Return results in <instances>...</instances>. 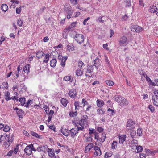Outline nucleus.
I'll return each instance as SVG.
<instances>
[{
  "instance_id": "obj_36",
  "label": "nucleus",
  "mask_w": 158,
  "mask_h": 158,
  "mask_svg": "<svg viewBox=\"0 0 158 158\" xmlns=\"http://www.w3.org/2000/svg\"><path fill=\"white\" fill-rule=\"evenodd\" d=\"M113 154V152H106L104 156V158H108L111 157Z\"/></svg>"
},
{
  "instance_id": "obj_29",
  "label": "nucleus",
  "mask_w": 158,
  "mask_h": 158,
  "mask_svg": "<svg viewBox=\"0 0 158 158\" xmlns=\"http://www.w3.org/2000/svg\"><path fill=\"white\" fill-rule=\"evenodd\" d=\"M152 100L153 101L154 105L158 106V99L156 98L155 96H152Z\"/></svg>"
},
{
  "instance_id": "obj_46",
  "label": "nucleus",
  "mask_w": 158,
  "mask_h": 158,
  "mask_svg": "<svg viewBox=\"0 0 158 158\" xmlns=\"http://www.w3.org/2000/svg\"><path fill=\"white\" fill-rule=\"evenodd\" d=\"M117 142L116 141H113L112 144L111 148L113 149H115L117 147Z\"/></svg>"
},
{
  "instance_id": "obj_14",
  "label": "nucleus",
  "mask_w": 158,
  "mask_h": 158,
  "mask_svg": "<svg viewBox=\"0 0 158 158\" xmlns=\"http://www.w3.org/2000/svg\"><path fill=\"white\" fill-rule=\"evenodd\" d=\"M145 152L147 156H153L155 154L154 150H151L149 149H145Z\"/></svg>"
},
{
  "instance_id": "obj_7",
  "label": "nucleus",
  "mask_w": 158,
  "mask_h": 158,
  "mask_svg": "<svg viewBox=\"0 0 158 158\" xmlns=\"http://www.w3.org/2000/svg\"><path fill=\"white\" fill-rule=\"evenodd\" d=\"M14 110H16L17 114L20 118H23V115L24 113V111L21 109H19L17 107H16L14 109Z\"/></svg>"
},
{
  "instance_id": "obj_62",
  "label": "nucleus",
  "mask_w": 158,
  "mask_h": 158,
  "mask_svg": "<svg viewBox=\"0 0 158 158\" xmlns=\"http://www.w3.org/2000/svg\"><path fill=\"white\" fill-rule=\"evenodd\" d=\"M21 7L20 6L19 8H16V13L17 14H19L21 12Z\"/></svg>"
},
{
  "instance_id": "obj_15",
  "label": "nucleus",
  "mask_w": 158,
  "mask_h": 158,
  "mask_svg": "<svg viewBox=\"0 0 158 158\" xmlns=\"http://www.w3.org/2000/svg\"><path fill=\"white\" fill-rule=\"evenodd\" d=\"M54 113V111L52 110H51L49 112H48V114H47L48 115V121L49 122L51 120L52 118L53 115Z\"/></svg>"
},
{
  "instance_id": "obj_54",
  "label": "nucleus",
  "mask_w": 158,
  "mask_h": 158,
  "mask_svg": "<svg viewBox=\"0 0 158 158\" xmlns=\"http://www.w3.org/2000/svg\"><path fill=\"white\" fill-rule=\"evenodd\" d=\"M43 108H44V110L46 112V113L47 114H48L49 112V108L48 106L47 105H44L43 106Z\"/></svg>"
},
{
  "instance_id": "obj_1",
  "label": "nucleus",
  "mask_w": 158,
  "mask_h": 158,
  "mask_svg": "<svg viewBox=\"0 0 158 158\" xmlns=\"http://www.w3.org/2000/svg\"><path fill=\"white\" fill-rule=\"evenodd\" d=\"M36 145V143L31 144L25 148L24 149V151L27 155H30L31 154L32 150L36 151L35 146Z\"/></svg>"
},
{
  "instance_id": "obj_63",
  "label": "nucleus",
  "mask_w": 158,
  "mask_h": 158,
  "mask_svg": "<svg viewBox=\"0 0 158 158\" xmlns=\"http://www.w3.org/2000/svg\"><path fill=\"white\" fill-rule=\"evenodd\" d=\"M71 77L70 76H66L64 78V80L66 81H68L71 80Z\"/></svg>"
},
{
  "instance_id": "obj_57",
  "label": "nucleus",
  "mask_w": 158,
  "mask_h": 158,
  "mask_svg": "<svg viewBox=\"0 0 158 158\" xmlns=\"http://www.w3.org/2000/svg\"><path fill=\"white\" fill-rule=\"evenodd\" d=\"M148 108L152 112H153L155 110L154 107L152 105H150L148 106Z\"/></svg>"
},
{
  "instance_id": "obj_32",
  "label": "nucleus",
  "mask_w": 158,
  "mask_h": 158,
  "mask_svg": "<svg viewBox=\"0 0 158 158\" xmlns=\"http://www.w3.org/2000/svg\"><path fill=\"white\" fill-rule=\"evenodd\" d=\"M97 113L100 115H102L104 113V111L103 109H98L97 110Z\"/></svg>"
},
{
  "instance_id": "obj_43",
  "label": "nucleus",
  "mask_w": 158,
  "mask_h": 158,
  "mask_svg": "<svg viewBox=\"0 0 158 158\" xmlns=\"http://www.w3.org/2000/svg\"><path fill=\"white\" fill-rule=\"evenodd\" d=\"M106 138V134L105 133H103L102 134V136L100 138L99 140L102 142H103L105 140Z\"/></svg>"
},
{
  "instance_id": "obj_55",
  "label": "nucleus",
  "mask_w": 158,
  "mask_h": 158,
  "mask_svg": "<svg viewBox=\"0 0 158 158\" xmlns=\"http://www.w3.org/2000/svg\"><path fill=\"white\" fill-rule=\"evenodd\" d=\"M81 127H78L77 128V131H84V129L85 128H86L85 127H83V126H80Z\"/></svg>"
},
{
  "instance_id": "obj_56",
  "label": "nucleus",
  "mask_w": 158,
  "mask_h": 158,
  "mask_svg": "<svg viewBox=\"0 0 158 158\" xmlns=\"http://www.w3.org/2000/svg\"><path fill=\"white\" fill-rule=\"evenodd\" d=\"M154 95L152 96H155V97L156 98L158 99V90L156 89L154 90Z\"/></svg>"
},
{
  "instance_id": "obj_64",
  "label": "nucleus",
  "mask_w": 158,
  "mask_h": 158,
  "mask_svg": "<svg viewBox=\"0 0 158 158\" xmlns=\"http://www.w3.org/2000/svg\"><path fill=\"white\" fill-rule=\"evenodd\" d=\"M49 127L50 129L53 130V131L54 132L56 131L55 127L54 125L50 126H49Z\"/></svg>"
},
{
  "instance_id": "obj_5",
  "label": "nucleus",
  "mask_w": 158,
  "mask_h": 158,
  "mask_svg": "<svg viewBox=\"0 0 158 158\" xmlns=\"http://www.w3.org/2000/svg\"><path fill=\"white\" fill-rule=\"evenodd\" d=\"M132 31L134 32H140L144 30V29L141 27L136 25H133L131 27Z\"/></svg>"
},
{
  "instance_id": "obj_11",
  "label": "nucleus",
  "mask_w": 158,
  "mask_h": 158,
  "mask_svg": "<svg viewBox=\"0 0 158 158\" xmlns=\"http://www.w3.org/2000/svg\"><path fill=\"white\" fill-rule=\"evenodd\" d=\"M128 101L123 97H122L120 103V105L123 106H126L128 104Z\"/></svg>"
},
{
  "instance_id": "obj_25",
  "label": "nucleus",
  "mask_w": 158,
  "mask_h": 158,
  "mask_svg": "<svg viewBox=\"0 0 158 158\" xmlns=\"http://www.w3.org/2000/svg\"><path fill=\"white\" fill-rule=\"evenodd\" d=\"M30 70V67L29 64H27L24 67L23 71L24 72L27 74L28 73Z\"/></svg>"
},
{
  "instance_id": "obj_33",
  "label": "nucleus",
  "mask_w": 158,
  "mask_h": 158,
  "mask_svg": "<svg viewBox=\"0 0 158 158\" xmlns=\"http://www.w3.org/2000/svg\"><path fill=\"white\" fill-rule=\"evenodd\" d=\"M10 93L8 91L5 94V96L6 97L5 99L6 100L8 101L11 99V98L10 96Z\"/></svg>"
},
{
  "instance_id": "obj_4",
  "label": "nucleus",
  "mask_w": 158,
  "mask_h": 158,
  "mask_svg": "<svg viewBox=\"0 0 158 158\" xmlns=\"http://www.w3.org/2000/svg\"><path fill=\"white\" fill-rule=\"evenodd\" d=\"M135 122L131 119H129L127 123L126 126L127 130H132L135 128Z\"/></svg>"
},
{
  "instance_id": "obj_49",
  "label": "nucleus",
  "mask_w": 158,
  "mask_h": 158,
  "mask_svg": "<svg viewBox=\"0 0 158 158\" xmlns=\"http://www.w3.org/2000/svg\"><path fill=\"white\" fill-rule=\"evenodd\" d=\"M84 63L81 61H79L78 62V66L81 69L84 66Z\"/></svg>"
},
{
  "instance_id": "obj_10",
  "label": "nucleus",
  "mask_w": 158,
  "mask_h": 158,
  "mask_svg": "<svg viewBox=\"0 0 158 158\" xmlns=\"http://www.w3.org/2000/svg\"><path fill=\"white\" fill-rule=\"evenodd\" d=\"M94 66L98 69V68L101 65V62L99 59L97 58L94 60Z\"/></svg>"
},
{
  "instance_id": "obj_47",
  "label": "nucleus",
  "mask_w": 158,
  "mask_h": 158,
  "mask_svg": "<svg viewBox=\"0 0 158 158\" xmlns=\"http://www.w3.org/2000/svg\"><path fill=\"white\" fill-rule=\"evenodd\" d=\"M68 50L70 51H73L74 50V47L73 45H68L67 46Z\"/></svg>"
},
{
  "instance_id": "obj_61",
  "label": "nucleus",
  "mask_w": 158,
  "mask_h": 158,
  "mask_svg": "<svg viewBox=\"0 0 158 158\" xmlns=\"http://www.w3.org/2000/svg\"><path fill=\"white\" fill-rule=\"evenodd\" d=\"M105 61L106 62V64H107L109 65L110 64V61H109L108 59L106 56H105Z\"/></svg>"
},
{
  "instance_id": "obj_52",
  "label": "nucleus",
  "mask_w": 158,
  "mask_h": 158,
  "mask_svg": "<svg viewBox=\"0 0 158 158\" xmlns=\"http://www.w3.org/2000/svg\"><path fill=\"white\" fill-rule=\"evenodd\" d=\"M136 135V132L134 130H132L130 134V135L132 138H133Z\"/></svg>"
},
{
  "instance_id": "obj_30",
  "label": "nucleus",
  "mask_w": 158,
  "mask_h": 158,
  "mask_svg": "<svg viewBox=\"0 0 158 158\" xmlns=\"http://www.w3.org/2000/svg\"><path fill=\"white\" fill-rule=\"evenodd\" d=\"M122 97L121 96H116L114 97V100L118 103H120Z\"/></svg>"
},
{
  "instance_id": "obj_59",
  "label": "nucleus",
  "mask_w": 158,
  "mask_h": 158,
  "mask_svg": "<svg viewBox=\"0 0 158 158\" xmlns=\"http://www.w3.org/2000/svg\"><path fill=\"white\" fill-rule=\"evenodd\" d=\"M21 70V69L20 68V67L19 65L18 66L17 68V71L15 72L14 73H18V74H20V71Z\"/></svg>"
},
{
  "instance_id": "obj_23",
  "label": "nucleus",
  "mask_w": 158,
  "mask_h": 158,
  "mask_svg": "<svg viewBox=\"0 0 158 158\" xmlns=\"http://www.w3.org/2000/svg\"><path fill=\"white\" fill-rule=\"evenodd\" d=\"M64 10L65 12L69 11V10H72L69 4H66L64 6Z\"/></svg>"
},
{
  "instance_id": "obj_22",
  "label": "nucleus",
  "mask_w": 158,
  "mask_h": 158,
  "mask_svg": "<svg viewBox=\"0 0 158 158\" xmlns=\"http://www.w3.org/2000/svg\"><path fill=\"white\" fill-rule=\"evenodd\" d=\"M107 19V18L105 16L101 17L100 16L98 18V20L99 22L104 23Z\"/></svg>"
},
{
  "instance_id": "obj_41",
  "label": "nucleus",
  "mask_w": 158,
  "mask_h": 158,
  "mask_svg": "<svg viewBox=\"0 0 158 158\" xmlns=\"http://www.w3.org/2000/svg\"><path fill=\"white\" fill-rule=\"evenodd\" d=\"M76 75L77 76H80L82 75L83 71L80 69H78L77 70L76 72Z\"/></svg>"
},
{
  "instance_id": "obj_18",
  "label": "nucleus",
  "mask_w": 158,
  "mask_h": 158,
  "mask_svg": "<svg viewBox=\"0 0 158 158\" xmlns=\"http://www.w3.org/2000/svg\"><path fill=\"white\" fill-rule=\"evenodd\" d=\"M76 92L75 89H73L70 90L69 93V95L72 98H73L76 96Z\"/></svg>"
},
{
  "instance_id": "obj_44",
  "label": "nucleus",
  "mask_w": 158,
  "mask_h": 158,
  "mask_svg": "<svg viewBox=\"0 0 158 158\" xmlns=\"http://www.w3.org/2000/svg\"><path fill=\"white\" fill-rule=\"evenodd\" d=\"M136 147V150H137V152H139L143 149V147L142 146H137Z\"/></svg>"
},
{
  "instance_id": "obj_26",
  "label": "nucleus",
  "mask_w": 158,
  "mask_h": 158,
  "mask_svg": "<svg viewBox=\"0 0 158 158\" xmlns=\"http://www.w3.org/2000/svg\"><path fill=\"white\" fill-rule=\"evenodd\" d=\"M12 139V137H10L9 135H6L5 137L6 141L10 143V144H11L13 140Z\"/></svg>"
},
{
  "instance_id": "obj_17",
  "label": "nucleus",
  "mask_w": 158,
  "mask_h": 158,
  "mask_svg": "<svg viewBox=\"0 0 158 158\" xmlns=\"http://www.w3.org/2000/svg\"><path fill=\"white\" fill-rule=\"evenodd\" d=\"M126 138L125 135H122L119 136V143H123V142L125 140Z\"/></svg>"
},
{
  "instance_id": "obj_37",
  "label": "nucleus",
  "mask_w": 158,
  "mask_h": 158,
  "mask_svg": "<svg viewBox=\"0 0 158 158\" xmlns=\"http://www.w3.org/2000/svg\"><path fill=\"white\" fill-rule=\"evenodd\" d=\"M74 106H75V109L76 110L79 109L80 106V102L78 101H76L74 102Z\"/></svg>"
},
{
  "instance_id": "obj_58",
  "label": "nucleus",
  "mask_w": 158,
  "mask_h": 158,
  "mask_svg": "<svg viewBox=\"0 0 158 158\" xmlns=\"http://www.w3.org/2000/svg\"><path fill=\"white\" fill-rule=\"evenodd\" d=\"M94 138L96 139L99 140V136L98 134L95 131L94 132Z\"/></svg>"
},
{
  "instance_id": "obj_60",
  "label": "nucleus",
  "mask_w": 158,
  "mask_h": 158,
  "mask_svg": "<svg viewBox=\"0 0 158 158\" xmlns=\"http://www.w3.org/2000/svg\"><path fill=\"white\" fill-rule=\"evenodd\" d=\"M89 134L90 135H91L92 134H93L94 133V132H95V131H94V129H92L91 128H89Z\"/></svg>"
},
{
  "instance_id": "obj_35",
  "label": "nucleus",
  "mask_w": 158,
  "mask_h": 158,
  "mask_svg": "<svg viewBox=\"0 0 158 158\" xmlns=\"http://www.w3.org/2000/svg\"><path fill=\"white\" fill-rule=\"evenodd\" d=\"M49 56L50 55L48 54H47L45 55L44 56L45 59L43 60V62L45 63H47L48 61Z\"/></svg>"
},
{
  "instance_id": "obj_3",
  "label": "nucleus",
  "mask_w": 158,
  "mask_h": 158,
  "mask_svg": "<svg viewBox=\"0 0 158 158\" xmlns=\"http://www.w3.org/2000/svg\"><path fill=\"white\" fill-rule=\"evenodd\" d=\"M119 45L120 46H126L128 43V41L127 37L123 36L121 37L118 41Z\"/></svg>"
},
{
  "instance_id": "obj_48",
  "label": "nucleus",
  "mask_w": 158,
  "mask_h": 158,
  "mask_svg": "<svg viewBox=\"0 0 158 158\" xmlns=\"http://www.w3.org/2000/svg\"><path fill=\"white\" fill-rule=\"evenodd\" d=\"M92 136L91 135H89V137H86V142H91L92 141Z\"/></svg>"
},
{
  "instance_id": "obj_38",
  "label": "nucleus",
  "mask_w": 158,
  "mask_h": 158,
  "mask_svg": "<svg viewBox=\"0 0 158 158\" xmlns=\"http://www.w3.org/2000/svg\"><path fill=\"white\" fill-rule=\"evenodd\" d=\"M105 82L109 86H112L114 85V82L111 80H106Z\"/></svg>"
},
{
  "instance_id": "obj_42",
  "label": "nucleus",
  "mask_w": 158,
  "mask_h": 158,
  "mask_svg": "<svg viewBox=\"0 0 158 158\" xmlns=\"http://www.w3.org/2000/svg\"><path fill=\"white\" fill-rule=\"evenodd\" d=\"M32 101L31 100H29L26 103L24 106L28 108L30 105H31L32 104Z\"/></svg>"
},
{
  "instance_id": "obj_16",
  "label": "nucleus",
  "mask_w": 158,
  "mask_h": 158,
  "mask_svg": "<svg viewBox=\"0 0 158 158\" xmlns=\"http://www.w3.org/2000/svg\"><path fill=\"white\" fill-rule=\"evenodd\" d=\"M94 146L93 143L88 144L85 148V150L86 151H89L92 148H94Z\"/></svg>"
},
{
  "instance_id": "obj_19",
  "label": "nucleus",
  "mask_w": 158,
  "mask_h": 158,
  "mask_svg": "<svg viewBox=\"0 0 158 158\" xmlns=\"http://www.w3.org/2000/svg\"><path fill=\"white\" fill-rule=\"evenodd\" d=\"M66 13V16L67 19H70L72 17L73 13V10H69V11L65 12Z\"/></svg>"
},
{
  "instance_id": "obj_13",
  "label": "nucleus",
  "mask_w": 158,
  "mask_h": 158,
  "mask_svg": "<svg viewBox=\"0 0 158 158\" xmlns=\"http://www.w3.org/2000/svg\"><path fill=\"white\" fill-rule=\"evenodd\" d=\"M47 152L50 157H52L55 155V151L54 149L48 148Z\"/></svg>"
},
{
  "instance_id": "obj_40",
  "label": "nucleus",
  "mask_w": 158,
  "mask_h": 158,
  "mask_svg": "<svg viewBox=\"0 0 158 158\" xmlns=\"http://www.w3.org/2000/svg\"><path fill=\"white\" fill-rule=\"evenodd\" d=\"M93 70V66H89V67H88L87 69V71H86L87 73H92Z\"/></svg>"
},
{
  "instance_id": "obj_24",
  "label": "nucleus",
  "mask_w": 158,
  "mask_h": 158,
  "mask_svg": "<svg viewBox=\"0 0 158 158\" xmlns=\"http://www.w3.org/2000/svg\"><path fill=\"white\" fill-rule=\"evenodd\" d=\"M157 8L156 6H150L149 9V11L152 13H154L156 12V10Z\"/></svg>"
},
{
  "instance_id": "obj_39",
  "label": "nucleus",
  "mask_w": 158,
  "mask_h": 158,
  "mask_svg": "<svg viewBox=\"0 0 158 158\" xmlns=\"http://www.w3.org/2000/svg\"><path fill=\"white\" fill-rule=\"evenodd\" d=\"M10 145V143H8V142H7L5 141L3 144V147L5 148H7Z\"/></svg>"
},
{
  "instance_id": "obj_20",
  "label": "nucleus",
  "mask_w": 158,
  "mask_h": 158,
  "mask_svg": "<svg viewBox=\"0 0 158 158\" xmlns=\"http://www.w3.org/2000/svg\"><path fill=\"white\" fill-rule=\"evenodd\" d=\"M56 63L57 60L56 59H54L50 60V64L51 67H54L56 65Z\"/></svg>"
},
{
  "instance_id": "obj_9",
  "label": "nucleus",
  "mask_w": 158,
  "mask_h": 158,
  "mask_svg": "<svg viewBox=\"0 0 158 158\" xmlns=\"http://www.w3.org/2000/svg\"><path fill=\"white\" fill-rule=\"evenodd\" d=\"M94 149L95 150L94 154L95 155L100 156L102 154L101 151L99 147L95 146L94 147Z\"/></svg>"
},
{
  "instance_id": "obj_27",
  "label": "nucleus",
  "mask_w": 158,
  "mask_h": 158,
  "mask_svg": "<svg viewBox=\"0 0 158 158\" xmlns=\"http://www.w3.org/2000/svg\"><path fill=\"white\" fill-rule=\"evenodd\" d=\"M1 9L2 11L6 12L8 10V6L6 4H2L1 6Z\"/></svg>"
},
{
  "instance_id": "obj_31",
  "label": "nucleus",
  "mask_w": 158,
  "mask_h": 158,
  "mask_svg": "<svg viewBox=\"0 0 158 158\" xmlns=\"http://www.w3.org/2000/svg\"><path fill=\"white\" fill-rule=\"evenodd\" d=\"M19 101L20 102L22 106H23L25 105V98H19Z\"/></svg>"
},
{
  "instance_id": "obj_45",
  "label": "nucleus",
  "mask_w": 158,
  "mask_h": 158,
  "mask_svg": "<svg viewBox=\"0 0 158 158\" xmlns=\"http://www.w3.org/2000/svg\"><path fill=\"white\" fill-rule=\"evenodd\" d=\"M23 20L22 19H19L17 21V24L19 27H21L22 26Z\"/></svg>"
},
{
  "instance_id": "obj_21",
  "label": "nucleus",
  "mask_w": 158,
  "mask_h": 158,
  "mask_svg": "<svg viewBox=\"0 0 158 158\" xmlns=\"http://www.w3.org/2000/svg\"><path fill=\"white\" fill-rule=\"evenodd\" d=\"M97 106L100 108L102 107L104 105V102L102 100L98 99L96 101Z\"/></svg>"
},
{
  "instance_id": "obj_12",
  "label": "nucleus",
  "mask_w": 158,
  "mask_h": 158,
  "mask_svg": "<svg viewBox=\"0 0 158 158\" xmlns=\"http://www.w3.org/2000/svg\"><path fill=\"white\" fill-rule=\"evenodd\" d=\"M61 131L63 135L66 136H68L69 134V131L64 127L62 128Z\"/></svg>"
},
{
  "instance_id": "obj_2",
  "label": "nucleus",
  "mask_w": 158,
  "mask_h": 158,
  "mask_svg": "<svg viewBox=\"0 0 158 158\" xmlns=\"http://www.w3.org/2000/svg\"><path fill=\"white\" fill-rule=\"evenodd\" d=\"M88 116L86 115L83 116L81 120L79 121V124L80 126H83L86 127L88 124Z\"/></svg>"
},
{
  "instance_id": "obj_34",
  "label": "nucleus",
  "mask_w": 158,
  "mask_h": 158,
  "mask_svg": "<svg viewBox=\"0 0 158 158\" xmlns=\"http://www.w3.org/2000/svg\"><path fill=\"white\" fill-rule=\"evenodd\" d=\"M67 57H64V59H63L62 60H61L60 65H61V66H62L63 67H64L65 66V61H66V60H67Z\"/></svg>"
},
{
  "instance_id": "obj_53",
  "label": "nucleus",
  "mask_w": 158,
  "mask_h": 158,
  "mask_svg": "<svg viewBox=\"0 0 158 158\" xmlns=\"http://www.w3.org/2000/svg\"><path fill=\"white\" fill-rule=\"evenodd\" d=\"M77 111H76L74 112H70L69 115L71 117H74L77 115Z\"/></svg>"
},
{
  "instance_id": "obj_8",
  "label": "nucleus",
  "mask_w": 158,
  "mask_h": 158,
  "mask_svg": "<svg viewBox=\"0 0 158 158\" xmlns=\"http://www.w3.org/2000/svg\"><path fill=\"white\" fill-rule=\"evenodd\" d=\"M78 133V132L77 131V129L73 128L69 131V135H70L72 138H74L75 136L77 135V134Z\"/></svg>"
},
{
  "instance_id": "obj_28",
  "label": "nucleus",
  "mask_w": 158,
  "mask_h": 158,
  "mask_svg": "<svg viewBox=\"0 0 158 158\" xmlns=\"http://www.w3.org/2000/svg\"><path fill=\"white\" fill-rule=\"evenodd\" d=\"M61 104L64 106L65 107L67 106V104L68 103V102L66 99L64 98H62L61 100Z\"/></svg>"
},
{
  "instance_id": "obj_51",
  "label": "nucleus",
  "mask_w": 158,
  "mask_h": 158,
  "mask_svg": "<svg viewBox=\"0 0 158 158\" xmlns=\"http://www.w3.org/2000/svg\"><path fill=\"white\" fill-rule=\"evenodd\" d=\"M10 129V127L8 125H6L3 129V131L5 132H8Z\"/></svg>"
},
{
  "instance_id": "obj_6",
  "label": "nucleus",
  "mask_w": 158,
  "mask_h": 158,
  "mask_svg": "<svg viewBox=\"0 0 158 158\" xmlns=\"http://www.w3.org/2000/svg\"><path fill=\"white\" fill-rule=\"evenodd\" d=\"M74 39L77 42L80 44L83 42L84 38L82 34H77L76 35Z\"/></svg>"
},
{
  "instance_id": "obj_50",
  "label": "nucleus",
  "mask_w": 158,
  "mask_h": 158,
  "mask_svg": "<svg viewBox=\"0 0 158 158\" xmlns=\"http://www.w3.org/2000/svg\"><path fill=\"white\" fill-rule=\"evenodd\" d=\"M31 134L33 136L36 137L37 138H40V135H38L35 132L33 131H31Z\"/></svg>"
}]
</instances>
